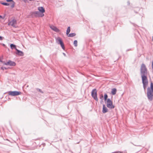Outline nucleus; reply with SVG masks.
<instances>
[{"instance_id": "1", "label": "nucleus", "mask_w": 153, "mask_h": 153, "mask_svg": "<svg viewBox=\"0 0 153 153\" xmlns=\"http://www.w3.org/2000/svg\"><path fill=\"white\" fill-rule=\"evenodd\" d=\"M148 70L146 65L142 63L140 68V75L142 79H148L147 77Z\"/></svg>"}, {"instance_id": "2", "label": "nucleus", "mask_w": 153, "mask_h": 153, "mask_svg": "<svg viewBox=\"0 0 153 153\" xmlns=\"http://www.w3.org/2000/svg\"><path fill=\"white\" fill-rule=\"evenodd\" d=\"M147 97L149 101H152L153 100V82L151 81L150 86L147 89Z\"/></svg>"}, {"instance_id": "3", "label": "nucleus", "mask_w": 153, "mask_h": 153, "mask_svg": "<svg viewBox=\"0 0 153 153\" xmlns=\"http://www.w3.org/2000/svg\"><path fill=\"white\" fill-rule=\"evenodd\" d=\"M91 95L94 100L96 101H98V99L97 97V91L96 88L93 89L91 92Z\"/></svg>"}, {"instance_id": "4", "label": "nucleus", "mask_w": 153, "mask_h": 153, "mask_svg": "<svg viewBox=\"0 0 153 153\" xmlns=\"http://www.w3.org/2000/svg\"><path fill=\"white\" fill-rule=\"evenodd\" d=\"M107 106L110 109H113L114 108V105H113L112 102L109 98H108L107 101Z\"/></svg>"}, {"instance_id": "5", "label": "nucleus", "mask_w": 153, "mask_h": 153, "mask_svg": "<svg viewBox=\"0 0 153 153\" xmlns=\"http://www.w3.org/2000/svg\"><path fill=\"white\" fill-rule=\"evenodd\" d=\"M142 82L143 85V89L145 91L148 86V79H142Z\"/></svg>"}, {"instance_id": "6", "label": "nucleus", "mask_w": 153, "mask_h": 153, "mask_svg": "<svg viewBox=\"0 0 153 153\" xmlns=\"http://www.w3.org/2000/svg\"><path fill=\"white\" fill-rule=\"evenodd\" d=\"M57 41V42L58 44L60 45L62 48L63 49H64L65 47L64 46V43L62 40V39L60 37H58L56 39Z\"/></svg>"}, {"instance_id": "7", "label": "nucleus", "mask_w": 153, "mask_h": 153, "mask_svg": "<svg viewBox=\"0 0 153 153\" xmlns=\"http://www.w3.org/2000/svg\"><path fill=\"white\" fill-rule=\"evenodd\" d=\"M9 95L12 96H16L19 95V91H9L8 92Z\"/></svg>"}, {"instance_id": "8", "label": "nucleus", "mask_w": 153, "mask_h": 153, "mask_svg": "<svg viewBox=\"0 0 153 153\" xmlns=\"http://www.w3.org/2000/svg\"><path fill=\"white\" fill-rule=\"evenodd\" d=\"M38 10L39 12L43 16L44 15V13L45 12V10L44 8L43 7H38Z\"/></svg>"}, {"instance_id": "9", "label": "nucleus", "mask_w": 153, "mask_h": 153, "mask_svg": "<svg viewBox=\"0 0 153 153\" xmlns=\"http://www.w3.org/2000/svg\"><path fill=\"white\" fill-rule=\"evenodd\" d=\"M50 28L56 32H59L60 31L59 29H58L56 27L51 25L50 26Z\"/></svg>"}, {"instance_id": "10", "label": "nucleus", "mask_w": 153, "mask_h": 153, "mask_svg": "<svg viewBox=\"0 0 153 153\" xmlns=\"http://www.w3.org/2000/svg\"><path fill=\"white\" fill-rule=\"evenodd\" d=\"M10 46L11 49H15L17 51L16 54L18 55H19V50H18V49H16V45L13 44H11L10 45Z\"/></svg>"}, {"instance_id": "11", "label": "nucleus", "mask_w": 153, "mask_h": 153, "mask_svg": "<svg viewBox=\"0 0 153 153\" xmlns=\"http://www.w3.org/2000/svg\"><path fill=\"white\" fill-rule=\"evenodd\" d=\"M6 1L8 2H10V4L11 7L13 8L14 7L15 2L13 0H6Z\"/></svg>"}, {"instance_id": "12", "label": "nucleus", "mask_w": 153, "mask_h": 153, "mask_svg": "<svg viewBox=\"0 0 153 153\" xmlns=\"http://www.w3.org/2000/svg\"><path fill=\"white\" fill-rule=\"evenodd\" d=\"M6 65H9L10 66H14L15 65V63L12 61H9L5 63Z\"/></svg>"}, {"instance_id": "13", "label": "nucleus", "mask_w": 153, "mask_h": 153, "mask_svg": "<svg viewBox=\"0 0 153 153\" xmlns=\"http://www.w3.org/2000/svg\"><path fill=\"white\" fill-rule=\"evenodd\" d=\"M108 108L105 107V105L104 104H103L102 106V112L103 113H105L107 112L108 111Z\"/></svg>"}, {"instance_id": "14", "label": "nucleus", "mask_w": 153, "mask_h": 153, "mask_svg": "<svg viewBox=\"0 0 153 153\" xmlns=\"http://www.w3.org/2000/svg\"><path fill=\"white\" fill-rule=\"evenodd\" d=\"M16 22L15 20H13L12 21L10 22L9 23V25H11L12 26L15 27L16 24Z\"/></svg>"}, {"instance_id": "15", "label": "nucleus", "mask_w": 153, "mask_h": 153, "mask_svg": "<svg viewBox=\"0 0 153 153\" xmlns=\"http://www.w3.org/2000/svg\"><path fill=\"white\" fill-rule=\"evenodd\" d=\"M117 89L116 88H113L112 89L111 91V93L113 95H115L117 92Z\"/></svg>"}, {"instance_id": "16", "label": "nucleus", "mask_w": 153, "mask_h": 153, "mask_svg": "<svg viewBox=\"0 0 153 153\" xmlns=\"http://www.w3.org/2000/svg\"><path fill=\"white\" fill-rule=\"evenodd\" d=\"M35 13H36V16L37 17H42L43 16L41 15V14L39 13V11H34Z\"/></svg>"}, {"instance_id": "17", "label": "nucleus", "mask_w": 153, "mask_h": 153, "mask_svg": "<svg viewBox=\"0 0 153 153\" xmlns=\"http://www.w3.org/2000/svg\"><path fill=\"white\" fill-rule=\"evenodd\" d=\"M30 16L32 18L37 17L34 11L30 13Z\"/></svg>"}, {"instance_id": "18", "label": "nucleus", "mask_w": 153, "mask_h": 153, "mask_svg": "<svg viewBox=\"0 0 153 153\" xmlns=\"http://www.w3.org/2000/svg\"><path fill=\"white\" fill-rule=\"evenodd\" d=\"M68 36L70 37H73L76 36V34L75 33H71L68 34Z\"/></svg>"}, {"instance_id": "19", "label": "nucleus", "mask_w": 153, "mask_h": 153, "mask_svg": "<svg viewBox=\"0 0 153 153\" xmlns=\"http://www.w3.org/2000/svg\"><path fill=\"white\" fill-rule=\"evenodd\" d=\"M70 27H68L67 30H66V35H68L69 34V33L70 31Z\"/></svg>"}, {"instance_id": "20", "label": "nucleus", "mask_w": 153, "mask_h": 153, "mask_svg": "<svg viewBox=\"0 0 153 153\" xmlns=\"http://www.w3.org/2000/svg\"><path fill=\"white\" fill-rule=\"evenodd\" d=\"M108 97V95L106 93L104 95V99L105 101H106V100H107L108 99H107Z\"/></svg>"}, {"instance_id": "21", "label": "nucleus", "mask_w": 153, "mask_h": 153, "mask_svg": "<svg viewBox=\"0 0 153 153\" xmlns=\"http://www.w3.org/2000/svg\"><path fill=\"white\" fill-rule=\"evenodd\" d=\"M103 96L102 94H101L100 97V99L101 100V101L100 102L101 103L102 102H103Z\"/></svg>"}, {"instance_id": "22", "label": "nucleus", "mask_w": 153, "mask_h": 153, "mask_svg": "<svg viewBox=\"0 0 153 153\" xmlns=\"http://www.w3.org/2000/svg\"><path fill=\"white\" fill-rule=\"evenodd\" d=\"M36 91H38L41 94H43L44 93V92L39 88H36Z\"/></svg>"}, {"instance_id": "23", "label": "nucleus", "mask_w": 153, "mask_h": 153, "mask_svg": "<svg viewBox=\"0 0 153 153\" xmlns=\"http://www.w3.org/2000/svg\"><path fill=\"white\" fill-rule=\"evenodd\" d=\"M2 4L5 6L10 5V4L6 2H1V3Z\"/></svg>"}, {"instance_id": "24", "label": "nucleus", "mask_w": 153, "mask_h": 153, "mask_svg": "<svg viewBox=\"0 0 153 153\" xmlns=\"http://www.w3.org/2000/svg\"><path fill=\"white\" fill-rule=\"evenodd\" d=\"M73 44L75 47L77 46V41L76 40H74V42Z\"/></svg>"}, {"instance_id": "25", "label": "nucleus", "mask_w": 153, "mask_h": 153, "mask_svg": "<svg viewBox=\"0 0 153 153\" xmlns=\"http://www.w3.org/2000/svg\"><path fill=\"white\" fill-rule=\"evenodd\" d=\"M24 55L23 52L21 51H20V56H23Z\"/></svg>"}, {"instance_id": "26", "label": "nucleus", "mask_w": 153, "mask_h": 153, "mask_svg": "<svg viewBox=\"0 0 153 153\" xmlns=\"http://www.w3.org/2000/svg\"><path fill=\"white\" fill-rule=\"evenodd\" d=\"M1 69L3 70H4V69H7V68H6L4 67H2L1 68Z\"/></svg>"}, {"instance_id": "27", "label": "nucleus", "mask_w": 153, "mask_h": 153, "mask_svg": "<svg viewBox=\"0 0 153 153\" xmlns=\"http://www.w3.org/2000/svg\"><path fill=\"white\" fill-rule=\"evenodd\" d=\"M3 37L1 36H0V40H2L3 39Z\"/></svg>"}, {"instance_id": "28", "label": "nucleus", "mask_w": 153, "mask_h": 153, "mask_svg": "<svg viewBox=\"0 0 153 153\" xmlns=\"http://www.w3.org/2000/svg\"><path fill=\"white\" fill-rule=\"evenodd\" d=\"M24 1L26 3L28 1L27 0H22Z\"/></svg>"}, {"instance_id": "29", "label": "nucleus", "mask_w": 153, "mask_h": 153, "mask_svg": "<svg viewBox=\"0 0 153 153\" xmlns=\"http://www.w3.org/2000/svg\"><path fill=\"white\" fill-rule=\"evenodd\" d=\"M22 145H20V146H19V147H20V148H21V149H24V148H22Z\"/></svg>"}, {"instance_id": "30", "label": "nucleus", "mask_w": 153, "mask_h": 153, "mask_svg": "<svg viewBox=\"0 0 153 153\" xmlns=\"http://www.w3.org/2000/svg\"><path fill=\"white\" fill-rule=\"evenodd\" d=\"M127 4L128 5H129L130 4V2L129 1H128L127 2Z\"/></svg>"}, {"instance_id": "31", "label": "nucleus", "mask_w": 153, "mask_h": 153, "mask_svg": "<svg viewBox=\"0 0 153 153\" xmlns=\"http://www.w3.org/2000/svg\"><path fill=\"white\" fill-rule=\"evenodd\" d=\"M63 54L65 56H66V54L64 53H63Z\"/></svg>"}, {"instance_id": "32", "label": "nucleus", "mask_w": 153, "mask_h": 153, "mask_svg": "<svg viewBox=\"0 0 153 153\" xmlns=\"http://www.w3.org/2000/svg\"><path fill=\"white\" fill-rule=\"evenodd\" d=\"M132 143L133 145H134V144L133 143ZM135 145V146H141L140 145Z\"/></svg>"}, {"instance_id": "33", "label": "nucleus", "mask_w": 153, "mask_h": 153, "mask_svg": "<svg viewBox=\"0 0 153 153\" xmlns=\"http://www.w3.org/2000/svg\"><path fill=\"white\" fill-rule=\"evenodd\" d=\"M2 18V16H0V19Z\"/></svg>"}, {"instance_id": "34", "label": "nucleus", "mask_w": 153, "mask_h": 153, "mask_svg": "<svg viewBox=\"0 0 153 153\" xmlns=\"http://www.w3.org/2000/svg\"><path fill=\"white\" fill-rule=\"evenodd\" d=\"M130 50V49H128V50H127L126 51H129V50Z\"/></svg>"}, {"instance_id": "35", "label": "nucleus", "mask_w": 153, "mask_h": 153, "mask_svg": "<svg viewBox=\"0 0 153 153\" xmlns=\"http://www.w3.org/2000/svg\"><path fill=\"white\" fill-rule=\"evenodd\" d=\"M3 46H5V45L4 44H3Z\"/></svg>"}, {"instance_id": "36", "label": "nucleus", "mask_w": 153, "mask_h": 153, "mask_svg": "<svg viewBox=\"0 0 153 153\" xmlns=\"http://www.w3.org/2000/svg\"><path fill=\"white\" fill-rule=\"evenodd\" d=\"M70 151L71 152V153H72V151Z\"/></svg>"}, {"instance_id": "37", "label": "nucleus", "mask_w": 153, "mask_h": 153, "mask_svg": "<svg viewBox=\"0 0 153 153\" xmlns=\"http://www.w3.org/2000/svg\"><path fill=\"white\" fill-rule=\"evenodd\" d=\"M152 41H153V37H152Z\"/></svg>"}, {"instance_id": "38", "label": "nucleus", "mask_w": 153, "mask_h": 153, "mask_svg": "<svg viewBox=\"0 0 153 153\" xmlns=\"http://www.w3.org/2000/svg\"><path fill=\"white\" fill-rule=\"evenodd\" d=\"M135 13H137V12H135V11H134Z\"/></svg>"}, {"instance_id": "39", "label": "nucleus", "mask_w": 153, "mask_h": 153, "mask_svg": "<svg viewBox=\"0 0 153 153\" xmlns=\"http://www.w3.org/2000/svg\"><path fill=\"white\" fill-rule=\"evenodd\" d=\"M19 94H21V93L20 92Z\"/></svg>"}]
</instances>
